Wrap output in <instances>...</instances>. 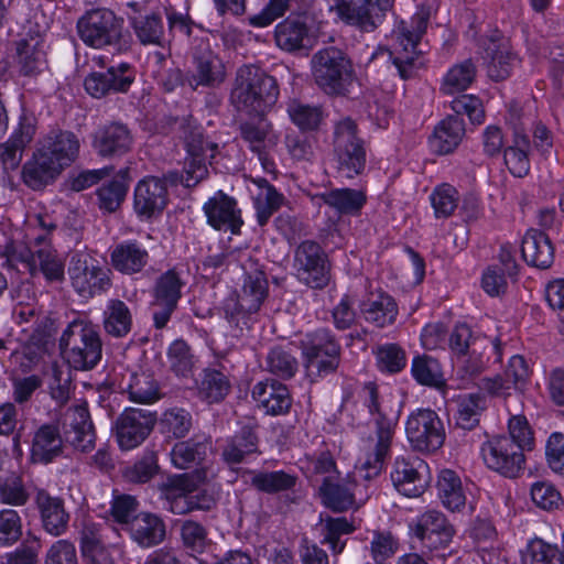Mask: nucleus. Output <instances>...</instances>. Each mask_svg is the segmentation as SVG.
Wrapping results in <instances>:
<instances>
[{
	"label": "nucleus",
	"instance_id": "1",
	"mask_svg": "<svg viewBox=\"0 0 564 564\" xmlns=\"http://www.w3.org/2000/svg\"><path fill=\"white\" fill-rule=\"evenodd\" d=\"M278 97L279 87L274 77L258 66L249 65V149L268 174L275 173L270 152L276 145L278 137L265 116Z\"/></svg>",
	"mask_w": 564,
	"mask_h": 564
},
{
	"label": "nucleus",
	"instance_id": "2",
	"mask_svg": "<svg viewBox=\"0 0 564 564\" xmlns=\"http://www.w3.org/2000/svg\"><path fill=\"white\" fill-rule=\"evenodd\" d=\"M359 398L368 409L373 424V435L368 438L364 460L361 462V469L365 471L364 477L371 479L382 471L386 460L390 457L398 416L382 408L378 387L373 382L364 384Z\"/></svg>",
	"mask_w": 564,
	"mask_h": 564
},
{
	"label": "nucleus",
	"instance_id": "3",
	"mask_svg": "<svg viewBox=\"0 0 564 564\" xmlns=\"http://www.w3.org/2000/svg\"><path fill=\"white\" fill-rule=\"evenodd\" d=\"M430 9L421 7L411 19V24L401 23L393 32L394 42L390 48H379L372 58L387 56L403 80L413 79L424 68L423 54L417 50L421 36L430 20Z\"/></svg>",
	"mask_w": 564,
	"mask_h": 564
},
{
	"label": "nucleus",
	"instance_id": "4",
	"mask_svg": "<svg viewBox=\"0 0 564 564\" xmlns=\"http://www.w3.org/2000/svg\"><path fill=\"white\" fill-rule=\"evenodd\" d=\"M79 39L89 47H112L118 54L131 50L132 36L124 28V19L112 10L98 8L87 11L77 21Z\"/></svg>",
	"mask_w": 564,
	"mask_h": 564
},
{
	"label": "nucleus",
	"instance_id": "5",
	"mask_svg": "<svg viewBox=\"0 0 564 564\" xmlns=\"http://www.w3.org/2000/svg\"><path fill=\"white\" fill-rule=\"evenodd\" d=\"M59 349L68 366L75 370L94 369L102 357V340L98 326L76 318L63 330Z\"/></svg>",
	"mask_w": 564,
	"mask_h": 564
},
{
	"label": "nucleus",
	"instance_id": "6",
	"mask_svg": "<svg viewBox=\"0 0 564 564\" xmlns=\"http://www.w3.org/2000/svg\"><path fill=\"white\" fill-rule=\"evenodd\" d=\"M311 75L317 87L328 96H345L355 72L348 55L336 46L316 51L310 62Z\"/></svg>",
	"mask_w": 564,
	"mask_h": 564
},
{
	"label": "nucleus",
	"instance_id": "7",
	"mask_svg": "<svg viewBox=\"0 0 564 564\" xmlns=\"http://www.w3.org/2000/svg\"><path fill=\"white\" fill-rule=\"evenodd\" d=\"M304 367L312 380L335 372L340 364L341 346L334 333L319 327L301 339Z\"/></svg>",
	"mask_w": 564,
	"mask_h": 564
},
{
	"label": "nucleus",
	"instance_id": "8",
	"mask_svg": "<svg viewBox=\"0 0 564 564\" xmlns=\"http://www.w3.org/2000/svg\"><path fill=\"white\" fill-rule=\"evenodd\" d=\"M180 129L187 152L182 182L186 187H194L207 176L206 161L214 158L217 144L204 139L202 128L192 116L182 118Z\"/></svg>",
	"mask_w": 564,
	"mask_h": 564
},
{
	"label": "nucleus",
	"instance_id": "9",
	"mask_svg": "<svg viewBox=\"0 0 564 564\" xmlns=\"http://www.w3.org/2000/svg\"><path fill=\"white\" fill-rule=\"evenodd\" d=\"M107 59L105 55L94 56L91 61L100 70L90 72L84 80L85 90L94 98L126 94L135 80L137 70L133 65L121 62L107 66Z\"/></svg>",
	"mask_w": 564,
	"mask_h": 564
},
{
	"label": "nucleus",
	"instance_id": "10",
	"mask_svg": "<svg viewBox=\"0 0 564 564\" xmlns=\"http://www.w3.org/2000/svg\"><path fill=\"white\" fill-rule=\"evenodd\" d=\"M334 153L338 171L347 178L359 175L366 166V149L350 118L338 121L334 129Z\"/></svg>",
	"mask_w": 564,
	"mask_h": 564
},
{
	"label": "nucleus",
	"instance_id": "11",
	"mask_svg": "<svg viewBox=\"0 0 564 564\" xmlns=\"http://www.w3.org/2000/svg\"><path fill=\"white\" fill-rule=\"evenodd\" d=\"M405 434L411 447L425 454L437 452L446 438L442 419L429 408L416 409L410 413L405 423Z\"/></svg>",
	"mask_w": 564,
	"mask_h": 564
},
{
	"label": "nucleus",
	"instance_id": "12",
	"mask_svg": "<svg viewBox=\"0 0 564 564\" xmlns=\"http://www.w3.org/2000/svg\"><path fill=\"white\" fill-rule=\"evenodd\" d=\"M68 274L74 290L85 299L100 295L111 288L110 270L87 252L72 254Z\"/></svg>",
	"mask_w": 564,
	"mask_h": 564
},
{
	"label": "nucleus",
	"instance_id": "13",
	"mask_svg": "<svg viewBox=\"0 0 564 564\" xmlns=\"http://www.w3.org/2000/svg\"><path fill=\"white\" fill-rule=\"evenodd\" d=\"M294 267L299 281L311 289L323 290L330 282L332 267L328 257L313 240L299 245L294 254Z\"/></svg>",
	"mask_w": 564,
	"mask_h": 564
},
{
	"label": "nucleus",
	"instance_id": "14",
	"mask_svg": "<svg viewBox=\"0 0 564 564\" xmlns=\"http://www.w3.org/2000/svg\"><path fill=\"white\" fill-rule=\"evenodd\" d=\"M184 285L185 282L176 269H170L156 278L150 303L153 325L156 329L166 327L177 308Z\"/></svg>",
	"mask_w": 564,
	"mask_h": 564
},
{
	"label": "nucleus",
	"instance_id": "15",
	"mask_svg": "<svg viewBox=\"0 0 564 564\" xmlns=\"http://www.w3.org/2000/svg\"><path fill=\"white\" fill-rule=\"evenodd\" d=\"M413 535L430 551L448 547L456 533L447 517L437 509H427L410 524Z\"/></svg>",
	"mask_w": 564,
	"mask_h": 564
},
{
	"label": "nucleus",
	"instance_id": "16",
	"mask_svg": "<svg viewBox=\"0 0 564 564\" xmlns=\"http://www.w3.org/2000/svg\"><path fill=\"white\" fill-rule=\"evenodd\" d=\"M485 465L508 478H516L524 469V453L505 436H494L481 445Z\"/></svg>",
	"mask_w": 564,
	"mask_h": 564
},
{
	"label": "nucleus",
	"instance_id": "17",
	"mask_svg": "<svg viewBox=\"0 0 564 564\" xmlns=\"http://www.w3.org/2000/svg\"><path fill=\"white\" fill-rule=\"evenodd\" d=\"M226 69L223 61L206 42L196 45L192 53V66L185 75L187 85L196 90L198 87H217L224 83Z\"/></svg>",
	"mask_w": 564,
	"mask_h": 564
},
{
	"label": "nucleus",
	"instance_id": "18",
	"mask_svg": "<svg viewBox=\"0 0 564 564\" xmlns=\"http://www.w3.org/2000/svg\"><path fill=\"white\" fill-rule=\"evenodd\" d=\"M478 45L484 51L482 58L487 63V74L492 80L507 79L519 64L518 55L509 40L499 31L481 37Z\"/></svg>",
	"mask_w": 564,
	"mask_h": 564
},
{
	"label": "nucleus",
	"instance_id": "19",
	"mask_svg": "<svg viewBox=\"0 0 564 564\" xmlns=\"http://www.w3.org/2000/svg\"><path fill=\"white\" fill-rule=\"evenodd\" d=\"M156 416L144 409L127 408L115 422V434L119 447L130 451L141 445L150 435Z\"/></svg>",
	"mask_w": 564,
	"mask_h": 564
},
{
	"label": "nucleus",
	"instance_id": "20",
	"mask_svg": "<svg viewBox=\"0 0 564 564\" xmlns=\"http://www.w3.org/2000/svg\"><path fill=\"white\" fill-rule=\"evenodd\" d=\"M390 477L401 495L409 498L419 497L429 485V466L419 457H397Z\"/></svg>",
	"mask_w": 564,
	"mask_h": 564
},
{
	"label": "nucleus",
	"instance_id": "21",
	"mask_svg": "<svg viewBox=\"0 0 564 564\" xmlns=\"http://www.w3.org/2000/svg\"><path fill=\"white\" fill-rule=\"evenodd\" d=\"M79 149L80 142L78 137L74 132L63 129L50 130L40 139L36 148L39 152L61 171L76 161Z\"/></svg>",
	"mask_w": 564,
	"mask_h": 564
},
{
	"label": "nucleus",
	"instance_id": "22",
	"mask_svg": "<svg viewBox=\"0 0 564 564\" xmlns=\"http://www.w3.org/2000/svg\"><path fill=\"white\" fill-rule=\"evenodd\" d=\"M207 224L216 230L230 231L238 235L243 226L241 209L234 197L217 191L203 205Z\"/></svg>",
	"mask_w": 564,
	"mask_h": 564
},
{
	"label": "nucleus",
	"instance_id": "23",
	"mask_svg": "<svg viewBox=\"0 0 564 564\" xmlns=\"http://www.w3.org/2000/svg\"><path fill=\"white\" fill-rule=\"evenodd\" d=\"M167 204L166 183L155 176L144 177L134 188L133 207L137 215L150 219L163 212Z\"/></svg>",
	"mask_w": 564,
	"mask_h": 564
},
{
	"label": "nucleus",
	"instance_id": "24",
	"mask_svg": "<svg viewBox=\"0 0 564 564\" xmlns=\"http://www.w3.org/2000/svg\"><path fill=\"white\" fill-rule=\"evenodd\" d=\"M133 144V135L127 124L110 122L100 127L94 134L93 148L101 158H120L127 154Z\"/></svg>",
	"mask_w": 564,
	"mask_h": 564
},
{
	"label": "nucleus",
	"instance_id": "25",
	"mask_svg": "<svg viewBox=\"0 0 564 564\" xmlns=\"http://www.w3.org/2000/svg\"><path fill=\"white\" fill-rule=\"evenodd\" d=\"M112 268L126 275L141 273L150 263V253L137 239H127L115 245L110 251Z\"/></svg>",
	"mask_w": 564,
	"mask_h": 564
},
{
	"label": "nucleus",
	"instance_id": "26",
	"mask_svg": "<svg viewBox=\"0 0 564 564\" xmlns=\"http://www.w3.org/2000/svg\"><path fill=\"white\" fill-rule=\"evenodd\" d=\"M43 530L52 536L63 535L68 529L69 513L64 500L40 489L34 498Z\"/></svg>",
	"mask_w": 564,
	"mask_h": 564
},
{
	"label": "nucleus",
	"instance_id": "27",
	"mask_svg": "<svg viewBox=\"0 0 564 564\" xmlns=\"http://www.w3.org/2000/svg\"><path fill=\"white\" fill-rule=\"evenodd\" d=\"M252 397L259 409L269 415H283L289 412L292 405L286 386L276 380H265L257 383Z\"/></svg>",
	"mask_w": 564,
	"mask_h": 564
},
{
	"label": "nucleus",
	"instance_id": "28",
	"mask_svg": "<svg viewBox=\"0 0 564 564\" xmlns=\"http://www.w3.org/2000/svg\"><path fill=\"white\" fill-rule=\"evenodd\" d=\"M64 437L53 423L42 424L33 434L31 457L34 463L48 464L63 454Z\"/></svg>",
	"mask_w": 564,
	"mask_h": 564
},
{
	"label": "nucleus",
	"instance_id": "29",
	"mask_svg": "<svg viewBox=\"0 0 564 564\" xmlns=\"http://www.w3.org/2000/svg\"><path fill=\"white\" fill-rule=\"evenodd\" d=\"M359 308L365 321L378 328L393 325L399 314L395 300L386 292L371 293Z\"/></svg>",
	"mask_w": 564,
	"mask_h": 564
},
{
	"label": "nucleus",
	"instance_id": "30",
	"mask_svg": "<svg viewBox=\"0 0 564 564\" xmlns=\"http://www.w3.org/2000/svg\"><path fill=\"white\" fill-rule=\"evenodd\" d=\"M521 254L531 267L544 270L554 261V248L549 236L538 229H530L522 239Z\"/></svg>",
	"mask_w": 564,
	"mask_h": 564
},
{
	"label": "nucleus",
	"instance_id": "31",
	"mask_svg": "<svg viewBox=\"0 0 564 564\" xmlns=\"http://www.w3.org/2000/svg\"><path fill=\"white\" fill-rule=\"evenodd\" d=\"M355 488L356 482L349 477L338 481H334L333 477H326L323 479L318 492L325 507L333 511L343 512L354 507Z\"/></svg>",
	"mask_w": 564,
	"mask_h": 564
},
{
	"label": "nucleus",
	"instance_id": "32",
	"mask_svg": "<svg viewBox=\"0 0 564 564\" xmlns=\"http://www.w3.org/2000/svg\"><path fill=\"white\" fill-rule=\"evenodd\" d=\"M102 328L113 338L128 336L133 328V314L130 306L119 299H109L102 311Z\"/></svg>",
	"mask_w": 564,
	"mask_h": 564
},
{
	"label": "nucleus",
	"instance_id": "33",
	"mask_svg": "<svg viewBox=\"0 0 564 564\" xmlns=\"http://www.w3.org/2000/svg\"><path fill=\"white\" fill-rule=\"evenodd\" d=\"M62 171L37 150L26 161L21 171L23 183L33 191L44 188L52 183Z\"/></svg>",
	"mask_w": 564,
	"mask_h": 564
},
{
	"label": "nucleus",
	"instance_id": "34",
	"mask_svg": "<svg viewBox=\"0 0 564 564\" xmlns=\"http://www.w3.org/2000/svg\"><path fill=\"white\" fill-rule=\"evenodd\" d=\"M165 524L156 514L141 513L130 523V535L142 547L160 544L165 538Z\"/></svg>",
	"mask_w": 564,
	"mask_h": 564
},
{
	"label": "nucleus",
	"instance_id": "35",
	"mask_svg": "<svg viewBox=\"0 0 564 564\" xmlns=\"http://www.w3.org/2000/svg\"><path fill=\"white\" fill-rule=\"evenodd\" d=\"M210 442L205 435H194L187 441L176 443L170 455L173 465L180 469H187L205 459Z\"/></svg>",
	"mask_w": 564,
	"mask_h": 564
},
{
	"label": "nucleus",
	"instance_id": "36",
	"mask_svg": "<svg viewBox=\"0 0 564 564\" xmlns=\"http://www.w3.org/2000/svg\"><path fill=\"white\" fill-rule=\"evenodd\" d=\"M354 9L351 26L362 32H372L390 10V0H354Z\"/></svg>",
	"mask_w": 564,
	"mask_h": 564
},
{
	"label": "nucleus",
	"instance_id": "37",
	"mask_svg": "<svg viewBox=\"0 0 564 564\" xmlns=\"http://www.w3.org/2000/svg\"><path fill=\"white\" fill-rule=\"evenodd\" d=\"M437 496L451 511H459L466 505V491L459 475L452 469H443L437 476Z\"/></svg>",
	"mask_w": 564,
	"mask_h": 564
},
{
	"label": "nucleus",
	"instance_id": "38",
	"mask_svg": "<svg viewBox=\"0 0 564 564\" xmlns=\"http://www.w3.org/2000/svg\"><path fill=\"white\" fill-rule=\"evenodd\" d=\"M338 215H358L366 204V195L354 188H336L317 196Z\"/></svg>",
	"mask_w": 564,
	"mask_h": 564
},
{
	"label": "nucleus",
	"instance_id": "39",
	"mask_svg": "<svg viewBox=\"0 0 564 564\" xmlns=\"http://www.w3.org/2000/svg\"><path fill=\"white\" fill-rule=\"evenodd\" d=\"M465 135V122L462 117L448 116L434 129L433 147L441 154L452 152L462 142Z\"/></svg>",
	"mask_w": 564,
	"mask_h": 564
},
{
	"label": "nucleus",
	"instance_id": "40",
	"mask_svg": "<svg viewBox=\"0 0 564 564\" xmlns=\"http://www.w3.org/2000/svg\"><path fill=\"white\" fill-rule=\"evenodd\" d=\"M129 169H121L110 181L97 189L100 209L116 212L126 198L129 189Z\"/></svg>",
	"mask_w": 564,
	"mask_h": 564
},
{
	"label": "nucleus",
	"instance_id": "41",
	"mask_svg": "<svg viewBox=\"0 0 564 564\" xmlns=\"http://www.w3.org/2000/svg\"><path fill=\"white\" fill-rule=\"evenodd\" d=\"M69 426L70 430L65 431L64 442L83 452L90 449L94 445L95 434L86 408L76 406L74 409Z\"/></svg>",
	"mask_w": 564,
	"mask_h": 564
},
{
	"label": "nucleus",
	"instance_id": "42",
	"mask_svg": "<svg viewBox=\"0 0 564 564\" xmlns=\"http://www.w3.org/2000/svg\"><path fill=\"white\" fill-rule=\"evenodd\" d=\"M308 28L299 19L288 18L275 26L274 39L276 45L286 52H295L304 47Z\"/></svg>",
	"mask_w": 564,
	"mask_h": 564
},
{
	"label": "nucleus",
	"instance_id": "43",
	"mask_svg": "<svg viewBox=\"0 0 564 564\" xmlns=\"http://www.w3.org/2000/svg\"><path fill=\"white\" fill-rule=\"evenodd\" d=\"M290 120L302 132L316 131L324 121V110L321 106L305 104L297 99H291L286 105Z\"/></svg>",
	"mask_w": 564,
	"mask_h": 564
},
{
	"label": "nucleus",
	"instance_id": "44",
	"mask_svg": "<svg viewBox=\"0 0 564 564\" xmlns=\"http://www.w3.org/2000/svg\"><path fill=\"white\" fill-rule=\"evenodd\" d=\"M249 181L259 186L260 191L253 198V205L258 224L264 226L273 213L280 208L283 196L264 178H253L249 175Z\"/></svg>",
	"mask_w": 564,
	"mask_h": 564
},
{
	"label": "nucleus",
	"instance_id": "45",
	"mask_svg": "<svg viewBox=\"0 0 564 564\" xmlns=\"http://www.w3.org/2000/svg\"><path fill=\"white\" fill-rule=\"evenodd\" d=\"M477 68L471 59H465L453 65L444 75L441 91L454 95L466 90L476 78Z\"/></svg>",
	"mask_w": 564,
	"mask_h": 564
},
{
	"label": "nucleus",
	"instance_id": "46",
	"mask_svg": "<svg viewBox=\"0 0 564 564\" xmlns=\"http://www.w3.org/2000/svg\"><path fill=\"white\" fill-rule=\"evenodd\" d=\"M65 265L62 258L51 246H43L35 249L34 263L30 274L42 273L47 281H62L64 279Z\"/></svg>",
	"mask_w": 564,
	"mask_h": 564
},
{
	"label": "nucleus",
	"instance_id": "47",
	"mask_svg": "<svg viewBox=\"0 0 564 564\" xmlns=\"http://www.w3.org/2000/svg\"><path fill=\"white\" fill-rule=\"evenodd\" d=\"M411 373L414 380L422 386L440 388L445 384L440 361L429 355L413 358Z\"/></svg>",
	"mask_w": 564,
	"mask_h": 564
},
{
	"label": "nucleus",
	"instance_id": "48",
	"mask_svg": "<svg viewBox=\"0 0 564 564\" xmlns=\"http://www.w3.org/2000/svg\"><path fill=\"white\" fill-rule=\"evenodd\" d=\"M486 401L479 393L460 395L457 400L456 424L463 430L470 431L479 424Z\"/></svg>",
	"mask_w": 564,
	"mask_h": 564
},
{
	"label": "nucleus",
	"instance_id": "49",
	"mask_svg": "<svg viewBox=\"0 0 564 564\" xmlns=\"http://www.w3.org/2000/svg\"><path fill=\"white\" fill-rule=\"evenodd\" d=\"M488 341V337L475 334L467 324H457L448 338L449 348L457 356L477 355L478 348Z\"/></svg>",
	"mask_w": 564,
	"mask_h": 564
},
{
	"label": "nucleus",
	"instance_id": "50",
	"mask_svg": "<svg viewBox=\"0 0 564 564\" xmlns=\"http://www.w3.org/2000/svg\"><path fill=\"white\" fill-rule=\"evenodd\" d=\"M300 467L310 479L319 476L326 478L332 477L333 474H338L334 456L327 449L306 454L300 459Z\"/></svg>",
	"mask_w": 564,
	"mask_h": 564
},
{
	"label": "nucleus",
	"instance_id": "51",
	"mask_svg": "<svg viewBox=\"0 0 564 564\" xmlns=\"http://www.w3.org/2000/svg\"><path fill=\"white\" fill-rule=\"evenodd\" d=\"M297 477L283 470L254 473L252 485L260 491L275 494L293 489Z\"/></svg>",
	"mask_w": 564,
	"mask_h": 564
},
{
	"label": "nucleus",
	"instance_id": "52",
	"mask_svg": "<svg viewBox=\"0 0 564 564\" xmlns=\"http://www.w3.org/2000/svg\"><path fill=\"white\" fill-rule=\"evenodd\" d=\"M45 52L39 42L21 41L18 45V64L20 73L32 76L40 73L45 66Z\"/></svg>",
	"mask_w": 564,
	"mask_h": 564
},
{
	"label": "nucleus",
	"instance_id": "53",
	"mask_svg": "<svg viewBox=\"0 0 564 564\" xmlns=\"http://www.w3.org/2000/svg\"><path fill=\"white\" fill-rule=\"evenodd\" d=\"M163 495L167 503L166 508L174 514H185L193 511L187 494L186 476L177 477L167 482L163 487Z\"/></svg>",
	"mask_w": 564,
	"mask_h": 564
},
{
	"label": "nucleus",
	"instance_id": "54",
	"mask_svg": "<svg viewBox=\"0 0 564 564\" xmlns=\"http://www.w3.org/2000/svg\"><path fill=\"white\" fill-rule=\"evenodd\" d=\"M132 26L137 37L142 44H163L164 26L162 18L159 14L151 13L135 18L132 22Z\"/></svg>",
	"mask_w": 564,
	"mask_h": 564
},
{
	"label": "nucleus",
	"instance_id": "55",
	"mask_svg": "<svg viewBox=\"0 0 564 564\" xmlns=\"http://www.w3.org/2000/svg\"><path fill=\"white\" fill-rule=\"evenodd\" d=\"M159 473L156 453L152 449H145L141 457L134 464L126 467L123 477L134 484H145Z\"/></svg>",
	"mask_w": 564,
	"mask_h": 564
},
{
	"label": "nucleus",
	"instance_id": "56",
	"mask_svg": "<svg viewBox=\"0 0 564 564\" xmlns=\"http://www.w3.org/2000/svg\"><path fill=\"white\" fill-rule=\"evenodd\" d=\"M230 388L229 381L218 370H205L199 384V395L209 403L221 401Z\"/></svg>",
	"mask_w": 564,
	"mask_h": 564
},
{
	"label": "nucleus",
	"instance_id": "57",
	"mask_svg": "<svg viewBox=\"0 0 564 564\" xmlns=\"http://www.w3.org/2000/svg\"><path fill=\"white\" fill-rule=\"evenodd\" d=\"M355 527L346 518H327L323 524V540L330 546L334 554L343 552L346 541L341 540V535L354 532Z\"/></svg>",
	"mask_w": 564,
	"mask_h": 564
},
{
	"label": "nucleus",
	"instance_id": "58",
	"mask_svg": "<svg viewBox=\"0 0 564 564\" xmlns=\"http://www.w3.org/2000/svg\"><path fill=\"white\" fill-rule=\"evenodd\" d=\"M267 367L271 373L282 379H290L296 373L299 362L291 351L276 346L271 348L267 356Z\"/></svg>",
	"mask_w": 564,
	"mask_h": 564
},
{
	"label": "nucleus",
	"instance_id": "59",
	"mask_svg": "<svg viewBox=\"0 0 564 564\" xmlns=\"http://www.w3.org/2000/svg\"><path fill=\"white\" fill-rule=\"evenodd\" d=\"M524 564H564L556 544L535 538L528 544Z\"/></svg>",
	"mask_w": 564,
	"mask_h": 564
},
{
	"label": "nucleus",
	"instance_id": "60",
	"mask_svg": "<svg viewBox=\"0 0 564 564\" xmlns=\"http://www.w3.org/2000/svg\"><path fill=\"white\" fill-rule=\"evenodd\" d=\"M128 392L130 400L138 403H152L159 399L158 384L144 372L131 376Z\"/></svg>",
	"mask_w": 564,
	"mask_h": 564
},
{
	"label": "nucleus",
	"instance_id": "61",
	"mask_svg": "<svg viewBox=\"0 0 564 564\" xmlns=\"http://www.w3.org/2000/svg\"><path fill=\"white\" fill-rule=\"evenodd\" d=\"M458 192L449 184L437 186L430 195L436 218H447L458 206Z\"/></svg>",
	"mask_w": 564,
	"mask_h": 564
},
{
	"label": "nucleus",
	"instance_id": "62",
	"mask_svg": "<svg viewBox=\"0 0 564 564\" xmlns=\"http://www.w3.org/2000/svg\"><path fill=\"white\" fill-rule=\"evenodd\" d=\"M171 369L182 377H187L194 367V355L189 345L183 339L174 340L167 349Z\"/></svg>",
	"mask_w": 564,
	"mask_h": 564
},
{
	"label": "nucleus",
	"instance_id": "63",
	"mask_svg": "<svg viewBox=\"0 0 564 564\" xmlns=\"http://www.w3.org/2000/svg\"><path fill=\"white\" fill-rule=\"evenodd\" d=\"M29 293V284H21L11 291V297L15 302L12 317L17 324L29 323L40 313L35 303L25 302V299L34 301V297L30 296Z\"/></svg>",
	"mask_w": 564,
	"mask_h": 564
},
{
	"label": "nucleus",
	"instance_id": "64",
	"mask_svg": "<svg viewBox=\"0 0 564 564\" xmlns=\"http://www.w3.org/2000/svg\"><path fill=\"white\" fill-rule=\"evenodd\" d=\"M22 518L14 509L0 510V546H12L22 538Z\"/></svg>",
	"mask_w": 564,
	"mask_h": 564
}]
</instances>
